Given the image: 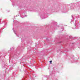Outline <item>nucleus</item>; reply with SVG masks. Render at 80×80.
<instances>
[{"label": "nucleus", "mask_w": 80, "mask_h": 80, "mask_svg": "<svg viewBox=\"0 0 80 80\" xmlns=\"http://www.w3.org/2000/svg\"><path fill=\"white\" fill-rule=\"evenodd\" d=\"M11 49V50H12V48H10Z\"/></svg>", "instance_id": "5701e85b"}, {"label": "nucleus", "mask_w": 80, "mask_h": 80, "mask_svg": "<svg viewBox=\"0 0 80 80\" xmlns=\"http://www.w3.org/2000/svg\"><path fill=\"white\" fill-rule=\"evenodd\" d=\"M16 23H18V21H16Z\"/></svg>", "instance_id": "6ab92c4d"}, {"label": "nucleus", "mask_w": 80, "mask_h": 80, "mask_svg": "<svg viewBox=\"0 0 80 80\" xmlns=\"http://www.w3.org/2000/svg\"><path fill=\"white\" fill-rule=\"evenodd\" d=\"M6 56L5 55L2 54L1 53H0V61L1 62H3V56Z\"/></svg>", "instance_id": "7ed1b4c3"}, {"label": "nucleus", "mask_w": 80, "mask_h": 80, "mask_svg": "<svg viewBox=\"0 0 80 80\" xmlns=\"http://www.w3.org/2000/svg\"><path fill=\"white\" fill-rule=\"evenodd\" d=\"M13 30L14 33H15V34H16V35L17 37H19V35L17 34V33H16V32H15V30Z\"/></svg>", "instance_id": "1a4fd4ad"}, {"label": "nucleus", "mask_w": 80, "mask_h": 80, "mask_svg": "<svg viewBox=\"0 0 80 80\" xmlns=\"http://www.w3.org/2000/svg\"><path fill=\"white\" fill-rule=\"evenodd\" d=\"M56 27H58V26H56Z\"/></svg>", "instance_id": "aec40b11"}, {"label": "nucleus", "mask_w": 80, "mask_h": 80, "mask_svg": "<svg viewBox=\"0 0 80 80\" xmlns=\"http://www.w3.org/2000/svg\"><path fill=\"white\" fill-rule=\"evenodd\" d=\"M24 72H27V71L26 70H24Z\"/></svg>", "instance_id": "4468645a"}, {"label": "nucleus", "mask_w": 80, "mask_h": 80, "mask_svg": "<svg viewBox=\"0 0 80 80\" xmlns=\"http://www.w3.org/2000/svg\"><path fill=\"white\" fill-rule=\"evenodd\" d=\"M4 74L3 73H0V80H2V79H3V78H4Z\"/></svg>", "instance_id": "39448f33"}, {"label": "nucleus", "mask_w": 80, "mask_h": 80, "mask_svg": "<svg viewBox=\"0 0 80 80\" xmlns=\"http://www.w3.org/2000/svg\"><path fill=\"white\" fill-rule=\"evenodd\" d=\"M11 62V63H12V60H10V59H9V63H10V62Z\"/></svg>", "instance_id": "f8f14e48"}, {"label": "nucleus", "mask_w": 80, "mask_h": 80, "mask_svg": "<svg viewBox=\"0 0 80 80\" xmlns=\"http://www.w3.org/2000/svg\"><path fill=\"white\" fill-rule=\"evenodd\" d=\"M36 10H37V9H36Z\"/></svg>", "instance_id": "393cba45"}, {"label": "nucleus", "mask_w": 80, "mask_h": 80, "mask_svg": "<svg viewBox=\"0 0 80 80\" xmlns=\"http://www.w3.org/2000/svg\"><path fill=\"white\" fill-rule=\"evenodd\" d=\"M2 68H5V65H4L3 64L2 65Z\"/></svg>", "instance_id": "9b49d317"}, {"label": "nucleus", "mask_w": 80, "mask_h": 80, "mask_svg": "<svg viewBox=\"0 0 80 80\" xmlns=\"http://www.w3.org/2000/svg\"><path fill=\"white\" fill-rule=\"evenodd\" d=\"M15 55H16V53H15Z\"/></svg>", "instance_id": "b1692460"}, {"label": "nucleus", "mask_w": 80, "mask_h": 80, "mask_svg": "<svg viewBox=\"0 0 80 80\" xmlns=\"http://www.w3.org/2000/svg\"><path fill=\"white\" fill-rule=\"evenodd\" d=\"M10 51H8V52H9V53H10Z\"/></svg>", "instance_id": "f3484780"}, {"label": "nucleus", "mask_w": 80, "mask_h": 80, "mask_svg": "<svg viewBox=\"0 0 80 80\" xmlns=\"http://www.w3.org/2000/svg\"><path fill=\"white\" fill-rule=\"evenodd\" d=\"M61 42H59V43H61Z\"/></svg>", "instance_id": "412c9836"}, {"label": "nucleus", "mask_w": 80, "mask_h": 80, "mask_svg": "<svg viewBox=\"0 0 80 80\" xmlns=\"http://www.w3.org/2000/svg\"><path fill=\"white\" fill-rule=\"evenodd\" d=\"M32 75H33V77L34 78L36 77V76H37L36 74H35V73H32Z\"/></svg>", "instance_id": "6e6552de"}, {"label": "nucleus", "mask_w": 80, "mask_h": 80, "mask_svg": "<svg viewBox=\"0 0 80 80\" xmlns=\"http://www.w3.org/2000/svg\"><path fill=\"white\" fill-rule=\"evenodd\" d=\"M47 14L45 13H40V17L41 18V19H44L46 18L47 17L46 16L47 15Z\"/></svg>", "instance_id": "f257e3e1"}, {"label": "nucleus", "mask_w": 80, "mask_h": 80, "mask_svg": "<svg viewBox=\"0 0 80 80\" xmlns=\"http://www.w3.org/2000/svg\"><path fill=\"white\" fill-rule=\"evenodd\" d=\"M4 80H8V79H5Z\"/></svg>", "instance_id": "a211bd4d"}, {"label": "nucleus", "mask_w": 80, "mask_h": 80, "mask_svg": "<svg viewBox=\"0 0 80 80\" xmlns=\"http://www.w3.org/2000/svg\"><path fill=\"white\" fill-rule=\"evenodd\" d=\"M27 15H25V13L24 12H23L22 15H21V17H22V18H24L25 17H27Z\"/></svg>", "instance_id": "423d86ee"}, {"label": "nucleus", "mask_w": 80, "mask_h": 80, "mask_svg": "<svg viewBox=\"0 0 80 80\" xmlns=\"http://www.w3.org/2000/svg\"><path fill=\"white\" fill-rule=\"evenodd\" d=\"M16 73H17V72H13L12 74H13V75H16Z\"/></svg>", "instance_id": "9d476101"}, {"label": "nucleus", "mask_w": 80, "mask_h": 80, "mask_svg": "<svg viewBox=\"0 0 80 80\" xmlns=\"http://www.w3.org/2000/svg\"><path fill=\"white\" fill-rule=\"evenodd\" d=\"M51 11L52 12H58L59 10L58 9H55V8H53L51 9Z\"/></svg>", "instance_id": "20e7f679"}, {"label": "nucleus", "mask_w": 80, "mask_h": 80, "mask_svg": "<svg viewBox=\"0 0 80 80\" xmlns=\"http://www.w3.org/2000/svg\"><path fill=\"white\" fill-rule=\"evenodd\" d=\"M11 68H13V67H11L10 68H9V70H10V69H11Z\"/></svg>", "instance_id": "dca6fc26"}, {"label": "nucleus", "mask_w": 80, "mask_h": 80, "mask_svg": "<svg viewBox=\"0 0 80 80\" xmlns=\"http://www.w3.org/2000/svg\"><path fill=\"white\" fill-rule=\"evenodd\" d=\"M62 13H67V11H66V9H65V8L62 9Z\"/></svg>", "instance_id": "0eeeda50"}, {"label": "nucleus", "mask_w": 80, "mask_h": 80, "mask_svg": "<svg viewBox=\"0 0 80 80\" xmlns=\"http://www.w3.org/2000/svg\"><path fill=\"white\" fill-rule=\"evenodd\" d=\"M15 16L14 17V19H15Z\"/></svg>", "instance_id": "4be33fe9"}, {"label": "nucleus", "mask_w": 80, "mask_h": 80, "mask_svg": "<svg viewBox=\"0 0 80 80\" xmlns=\"http://www.w3.org/2000/svg\"><path fill=\"white\" fill-rule=\"evenodd\" d=\"M52 61H50V63H52Z\"/></svg>", "instance_id": "2eb2a0df"}, {"label": "nucleus", "mask_w": 80, "mask_h": 80, "mask_svg": "<svg viewBox=\"0 0 80 80\" xmlns=\"http://www.w3.org/2000/svg\"><path fill=\"white\" fill-rule=\"evenodd\" d=\"M63 27H62V28H61L62 31H63Z\"/></svg>", "instance_id": "ddd939ff"}, {"label": "nucleus", "mask_w": 80, "mask_h": 80, "mask_svg": "<svg viewBox=\"0 0 80 80\" xmlns=\"http://www.w3.org/2000/svg\"><path fill=\"white\" fill-rule=\"evenodd\" d=\"M52 72H51L50 73V76H45L43 77V78L44 79H46V80H47L48 78H52V75L51 74V73H52Z\"/></svg>", "instance_id": "f03ea898"}]
</instances>
